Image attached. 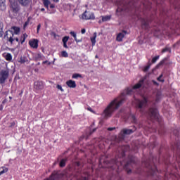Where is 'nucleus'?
I'll return each mask as SVG.
<instances>
[{
	"mask_svg": "<svg viewBox=\"0 0 180 180\" xmlns=\"http://www.w3.org/2000/svg\"><path fill=\"white\" fill-rule=\"evenodd\" d=\"M134 90H136V85H134L133 87H127L125 89L118 97L115 98L103 110L102 116L105 118L110 117L112 113H113L115 110H117L119 107L122 106V105L127 101V96L134 94Z\"/></svg>",
	"mask_w": 180,
	"mask_h": 180,
	"instance_id": "nucleus-1",
	"label": "nucleus"
},
{
	"mask_svg": "<svg viewBox=\"0 0 180 180\" xmlns=\"http://www.w3.org/2000/svg\"><path fill=\"white\" fill-rule=\"evenodd\" d=\"M158 162L157 158H153V160L150 159L146 160H143L142 165L144 166L147 170L148 176H158V170L155 166V163Z\"/></svg>",
	"mask_w": 180,
	"mask_h": 180,
	"instance_id": "nucleus-2",
	"label": "nucleus"
},
{
	"mask_svg": "<svg viewBox=\"0 0 180 180\" xmlns=\"http://www.w3.org/2000/svg\"><path fill=\"white\" fill-rule=\"evenodd\" d=\"M122 12H136V6L131 3L128 4H122V6H118V8L116 10V15L120 16Z\"/></svg>",
	"mask_w": 180,
	"mask_h": 180,
	"instance_id": "nucleus-3",
	"label": "nucleus"
},
{
	"mask_svg": "<svg viewBox=\"0 0 180 180\" xmlns=\"http://www.w3.org/2000/svg\"><path fill=\"white\" fill-rule=\"evenodd\" d=\"M148 117L151 121H156L160 125L162 124V120L156 108H150L148 111Z\"/></svg>",
	"mask_w": 180,
	"mask_h": 180,
	"instance_id": "nucleus-4",
	"label": "nucleus"
},
{
	"mask_svg": "<svg viewBox=\"0 0 180 180\" xmlns=\"http://www.w3.org/2000/svg\"><path fill=\"white\" fill-rule=\"evenodd\" d=\"M126 148V146H122L121 148V152L118 155V158L116 157L115 159H112L111 160V162L114 164L115 165H117V167H119V165H122L123 163H122V160L120 158H123L125 157L126 153L124 151V149Z\"/></svg>",
	"mask_w": 180,
	"mask_h": 180,
	"instance_id": "nucleus-5",
	"label": "nucleus"
},
{
	"mask_svg": "<svg viewBox=\"0 0 180 180\" xmlns=\"http://www.w3.org/2000/svg\"><path fill=\"white\" fill-rule=\"evenodd\" d=\"M14 34L12 30H8L4 32V39H6L8 43L13 44Z\"/></svg>",
	"mask_w": 180,
	"mask_h": 180,
	"instance_id": "nucleus-6",
	"label": "nucleus"
},
{
	"mask_svg": "<svg viewBox=\"0 0 180 180\" xmlns=\"http://www.w3.org/2000/svg\"><path fill=\"white\" fill-rule=\"evenodd\" d=\"M9 77V70H2L0 71V85L5 84L6 79Z\"/></svg>",
	"mask_w": 180,
	"mask_h": 180,
	"instance_id": "nucleus-7",
	"label": "nucleus"
},
{
	"mask_svg": "<svg viewBox=\"0 0 180 180\" xmlns=\"http://www.w3.org/2000/svg\"><path fill=\"white\" fill-rule=\"evenodd\" d=\"M172 150L176 151V161L180 163V142L177 141L174 145H172Z\"/></svg>",
	"mask_w": 180,
	"mask_h": 180,
	"instance_id": "nucleus-8",
	"label": "nucleus"
},
{
	"mask_svg": "<svg viewBox=\"0 0 180 180\" xmlns=\"http://www.w3.org/2000/svg\"><path fill=\"white\" fill-rule=\"evenodd\" d=\"M136 131V128H134V129H124L121 131L120 135H119V139L120 140H124V136L128 135V134H131Z\"/></svg>",
	"mask_w": 180,
	"mask_h": 180,
	"instance_id": "nucleus-9",
	"label": "nucleus"
},
{
	"mask_svg": "<svg viewBox=\"0 0 180 180\" xmlns=\"http://www.w3.org/2000/svg\"><path fill=\"white\" fill-rule=\"evenodd\" d=\"M82 18L85 20H95V14L93 12L86 11L82 13Z\"/></svg>",
	"mask_w": 180,
	"mask_h": 180,
	"instance_id": "nucleus-10",
	"label": "nucleus"
},
{
	"mask_svg": "<svg viewBox=\"0 0 180 180\" xmlns=\"http://www.w3.org/2000/svg\"><path fill=\"white\" fill-rule=\"evenodd\" d=\"M11 11L13 12V13H18L19 11H20V6H19V4H18V3H12L11 4Z\"/></svg>",
	"mask_w": 180,
	"mask_h": 180,
	"instance_id": "nucleus-11",
	"label": "nucleus"
},
{
	"mask_svg": "<svg viewBox=\"0 0 180 180\" xmlns=\"http://www.w3.org/2000/svg\"><path fill=\"white\" fill-rule=\"evenodd\" d=\"M34 89H37V91H40L44 88V83L41 81H37L35 82L34 84Z\"/></svg>",
	"mask_w": 180,
	"mask_h": 180,
	"instance_id": "nucleus-12",
	"label": "nucleus"
},
{
	"mask_svg": "<svg viewBox=\"0 0 180 180\" xmlns=\"http://www.w3.org/2000/svg\"><path fill=\"white\" fill-rule=\"evenodd\" d=\"M29 44L32 49H37L39 47V40L36 39L30 40Z\"/></svg>",
	"mask_w": 180,
	"mask_h": 180,
	"instance_id": "nucleus-13",
	"label": "nucleus"
},
{
	"mask_svg": "<svg viewBox=\"0 0 180 180\" xmlns=\"http://www.w3.org/2000/svg\"><path fill=\"white\" fill-rule=\"evenodd\" d=\"M18 4L21 5V6H25L27 7L29 5L32 4V0H18Z\"/></svg>",
	"mask_w": 180,
	"mask_h": 180,
	"instance_id": "nucleus-14",
	"label": "nucleus"
},
{
	"mask_svg": "<svg viewBox=\"0 0 180 180\" xmlns=\"http://www.w3.org/2000/svg\"><path fill=\"white\" fill-rule=\"evenodd\" d=\"M147 103H148V99L144 97L143 98V100H141V101H139V108L140 109H141V108H146L147 106Z\"/></svg>",
	"mask_w": 180,
	"mask_h": 180,
	"instance_id": "nucleus-15",
	"label": "nucleus"
},
{
	"mask_svg": "<svg viewBox=\"0 0 180 180\" xmlns=\"http://www.w3.org/2000/svg\"><path fill=\"white\" fill-rule=\"evenodd\" d=\"M66 85L69 86V88H77V83L74 80H68L66 82Z\"/></svg>",
	"mask_w": 180,
	"mask_h": 180,
	"instance_id": "nucleus-16",
	"label": "nucleus"
},
{
	"mask_svg": "<svg viewBox=\"0 0 180 180\" xmlns=\"http://www.w3.org/2000/svg\"><path fill=\"white\" fill-rule=\"evenodd\" d=\"M142 28L148 30L149 28V20H142Z\"/></svg>",
	"mask_w": 180,
	"mask_h": 180,
	"instance_id": "nucleus-17",
	"label": "nucleus"
},
{
	"mask_svg": "<svg viewBox=\"0 0 180 180\" xmlns=\"http://www.w3.org/2000/svg\"><path fill=\"white\" fill-rule=\"evenodd\" d=\"M6 0H0V9L4 11L6 10V4H5Z\"/></svg>",
	"mask_w": 180,
	"mask_h": 180,
	"instance_id": "nucleus-18",
	"label": "nucleus"
},
{
	"mask_svg": "<svg viewBox=\"0 0 180 180\" xmlns=\"http://www.w3.org/2000/svg\"><path fill=\"white\" fill-rule=\"evenodd\" d=\"M33 58L35 61H39L40 60H43V56L41 53H35L33 55Z\"/></svg>",
	"mask_w": 180,
	"mask_h": 180,
	"instance_id": "nucleus-19",
	"label": "nucleus"
},
{
	"mask_svg": "<svg viewBox=\"0 0 180 180\" xmlns=\"http://www.w3.org/2000/svg\"><path fill=\"white\" fill-rule=\"evenodd\" d=\"M11 30H13V32L15 34H19V33H20V28H19V27H11Z\"/></svg>",
	"mask_w": 180,
	"mask_h": 180,
	"instance_id": "nucleus-20",
	"label": "nucleus"
},
{
	"mask_svg": "<svg viewBox=\"0 0 180 180\" xmlns=\"http://www.w3.org/2000/svg\"><path fill=\"white\" fill-rule=\"evenodd\" d=\"M123 37H124V33L120 32L117 36V41H122L123 40Z\"/></svg>",
	"mask_w": 180,
	"mask_h": 180,
	"instance_id": "nucleus-21",
	"label": "nucleus"
},
{
	"mask_svg": "<svg viewBox=\"0 0 180 180\" xmlns=\"http://www.w3.org/2000/svg\"><path fill=\"white\" fill-rule=\"evenodd\" d=\"M96 36H97V33L94 32L93 34V37L91 38L92 46H95V43H96Z\"/></svg>",
	"mask_w": 180,
	"mask_h": 180,
	"instance_id": "nucleus-22",
	"label": "nucleus"
},
{
	"mask_svg": "<svg viewBox=\"0 0 180 180\" xmlns=\"http://www.w3.org/2000/svg\"><path fill=\"white\" fill-rule=\"evenodd\" d=\"M4 37V22L0 21V37Z\"/></svg>",
	"mask_w": 180,
	"mask_h": 180,
	"instance_id": "nucleus-23",
	"label": "nucleus"
},
{
	"mask_svg": "<svg viewBox=\"0 0 180 180\" xmlns=\"http://www.w3.org/2000/svg\"><path fill=\"white\" fill-rule=\"evenodd\" d=\"M65 162H67V159H62L59 163L60 168H64L65 167Z\"/></svg>",
	"mask_w": 180,
	"mask_h": 180,
	"instance_id": "nucleus-24",
	"label": "nucleus"
},
{
	"mask_svg": "<svg viewBox=\"0 0 180 180\" xmlns=\"http://www.w3.org/2000/svg\"><path fill=\"white\" fill-rule=\"evenodd\" d=\"M44 6H45V8H46L47 9H49V5H50V4H51L50 2V0H42Z\"/></svg>",
	"mask_w": 180,
	"mask_h": 180,
	"instance_id": "nucleus-25",
	"label": "nucleus"
},
{
	"mask_svg": "<svg viewBox=\"0 0 180 180\" xmlns=\"http://www.w3.org/2000/svg\"><path fill=\"white\" fill-rule=\"evenodd\" d=\"M56 178H57V173H52L49 178L45 180H54Z\"/></svg>",
	"mask_w": 180,
	"mask_h": 180,
	"instance_id": "nucleus-26",
	"label": "nucleus"
},
{
	"mask_svg": "<svg viewBox=\"0 0 180 180\" xmlns=\"http://www.w3.org/2000/svg\"><path fill=\"white\" fill-rule=\"evenodd\" d=\"M2 170L0 172V176L1 175H3V174H6V172L8 171V167H1Z\"/></svg>",
	"mask_w": 180,
	"mask_h": 180,
	"instance_id": "nucleus-27",
	"label": "nucleus"
},
{
	"mask_svg": "<svg viewBox=\"0 0 180 180\" xmlns=\"http://www.w3.org/2000/svg\"><path fill=\"white\" fill-rule=\"evenodd\" d=\"M27 61H29V60L27 59V58L26 57H21L20 60V63L21 64H25V63H27Z\"/></svg>",
	"mask_w": 180,
	"mask_h": 180,
	"instance_id": "nucleus-28",
	"label": "nucleus"
},
{
	"mask_svg": "<svg viewBox=\"0 0 180 180\" xmlns=\"http://www.w3.org/2000/svg\"><path fill=\"white\" fill-rule=\"evenodd\" d=\"M110 18H111L110 15L103 16L102 20H103V22H108V21L110 20Z\"/></svg>",
	"mask_w": 180,
	"mask_h": 180,
	"instance_id": "nucleus-29",
	"label": "nucleus"
},
{
	"mask_svg": "<svg viewBox=\"0 0 180 180\" xmlns=\"http://www.w3.org/2000/svg\"><path fill=\"white\" fill-rule=\"evenodd\" d=\"M82 76L81 75L78 74V73H75L72 76V78L73 79H77V78H82Z\"/></svg>",
	"mask_w": 180,
	"mask_h": 180,
	"instance_id": "nucleus-30",
	"label": "nucleus"
},
{
	"mask_svg": "<svg viewBox=\"0 0 180 180\" xmlns=\"http://www.w3.org/2000/svg\"><path fill=\"white\" fill-rule=\"evenodd\" d=\"M167 60V58H164L162 60H161L159 63H158V65H157V68H159V67H160L161 65H164V64H165V62Z\"/></svg>",
	"mask_w": 180,
	"mask_h": 180,
	"instance_id": "nucleus-31",
	"label": "nucleus"
},
{
	"mask_svg": "<svg viewBox=\"0 0 180 180\" xmlns=\"http://www.w3.org/2000/svg\"><path fill=\"white\" fill-rule=\"evenodd\" d=\"M6 60L7 61H11L12 60V55L11 53H7L6 55Z\"/></svg>",
	"mask_w": 180,
	"mask_h": 180,
	"instance_id": "nucleus-32",
	"label": "nucleus"
},
{
	"mask_svg": "<svg viewBox=\"0 0 180 180\" xmlns=\"http://www.w3.org/2000/svg\"><path fill=\"white\" fill-rule=\"evenodd\" d=\"M180 25V20H175L173 22V26H175L176 27L177 25L179 26Z\"/></svg>",
	"mask_w": 180,
	"mask_h": 180,
	"instance_id": "nucleus-33",
	"label": "nucleus"
},
{
	"mask_svg": "<svg viewBox=\"0 0 180 180\" xmlns=\"http://www.w3.org/2000/svg\"><path fill=\"white\" fill-rule=\"evenodd\" d=\"M61 57H65V58L68 57V53H67L65 51H63L61 52Z\"/></svg>",
	"mask_w": 180,
	"mask_h": 180,
	"instance_id": "nucleus-34",
	"label": "nucleus"
},
{
	"mask_svg": "<svg viewBox=\"0 0 180 180\" xmlns=\"http://www.w3.org/2000/svg\"><path fill=\"white\" fill-rule=\"evenodd\" d=\"M69 39H70V37L65 36L63 38L62 41L63 43H67V41H68Z\"/></svg>",
	"mask_w": 180,
	"mask_h": 180,
	"instance_id": "nucleus-35",
	"label": "nucleus"
},
{
	"mask_svg": "<svg viewBox=\"0 0 180 180\" xmlns=\"http://www.w3.org/2000/svg\"><path fill=\"white\" fill-rule=\"evenodd\" d=\"M70 34H71L72 37H74L75 40H77V33H75V32L71 31L70 32Z\"/></svg>",
	"mask_w": 180,
	"mask_h": 180,
	"instance_id": "nucleus-36",
	"label": "nucleus"
},
{
	"mask_svg": "<svg viewBox=\"0 0 180 180\" xmlns=\"http://www.w3.org/2000/svg\"><path fill=\"white\" fill-rule=\"evenodd\" d=\"M167 51L171 52L170 48H164L163 49H162V53H166Z\"/></svg>",
	"mask_w": 180,
	"mask_h": 180,
	"instance_id": "nucleus-37",
	"label": "nucleus"
},
{
	"mask_svg": "<svg viewBox=\"0 0 180 180\" xmlns=\"http://www.w3.org/2000/svg\"><path fill=\"white\" fill-rule=\"evenodd\" d=\"M174 135L179 139V131L178 129H175L174 131Z\"/></svg>",
	"mask_w": 180,
	"mask_h": 180,
	"instance_id": "nucleus-38",
	"label": "nucleus"
},
{
	"mask_svg": "<svg viewBox=\"0 0 180 180\" xmlns=\"http://www.w3.org/2000/svg\"><path fill=\"white\" fill-rule=\"evenodd\" d=\"M27 37V34L26 33L23 34L22 39L21 41V44H23V42L26 40Z\"/></svg>",
	"mask_w": 180,
	"mask_h": 180,
	"instance_id": "nucleus-39",
	"label": "nucleus"
},
{
	"mask_svg": "<svg viewBox=\"0 0 180 180\" xmlns=\"http://www.w3.org/2000/svg\"><path fill=\"white\" fill-rule=\"evenodd\" d=\"M159 58H160L159 56L154 57V58L152 59V63H155L156 61L159 59Z\"/></svg>",
	"mask_w": 180,
	"mask_h": 180,
	"instance_id": "nucleus-40",
	"label": "nucleus"
},
{
	"mask_svg": "<svg viewBox=\"0 0 180 180\" xmlns=\"http://www.w3.org/2000/svg\"><path fill=\"white\" fill-rule=\"evenodd\" d=\"M130 117L131 119V122H133L134 123H136V115H131Z\"/></svg>",
	"mask_w": 180,
	"mask_h": 180,
	"instance_id": "nucleus-41",
	"label": "nucleus"
},
{
	"mask_svg": "<svg viewBox=\"0 0 180 180\" xmlns=\"http://www.w3.org/2000/svg\"><path fill=\"white\" fill-rule=\"evenodd\" d=\"M56 88H57L58 89H59V91H61V92H64V89L63 88V86H61V85L58 84V85L56 86Z\"/></svg>",
	"mask_w": 180,
	"mask_h": 180,
	"instance_id": "nucleus-42",
	"label": "nucleus"
},
{
	"mask_svg": "<svg viewBox=\"0 0 180 180\" xmlns=\"http://www.w3.org/2000/svg\"><path fill=\"white\" fill-rule=\"evenodd\" d=\"M150 67V64H149L147 66L144 67V68L143 69V71L144 72H147L149 70Z\"/></svg>",
	"mask_w": 180,
	"mask_h": 180,
	"instance_id": "nucleus-43",
	"label": "nucleus"
},
{
	"mask_svg": "<svg viewBox=\"0 0 180 180\" xmlns=\"http://www.w3.org/2000/svg\"><path fill=\"white\" fill-rule=\"evenodd\" d=\"M96 130H97V128H94L93 130L90 131L89 136H91V134H94V133H95Z\"/></svg>",
	"mask_w": 180,
	"mask_h": 180,
	"instance_id": "nucleus-44",
	"label": "nucleus"
},
{
	"mask_svg": "<svg viewBox=\"0 0 180 180\" xmlns=\"http://www.w3.org/2000/svg\"><path fill=\"white\" fill-rule=\"evenodd\" d=\"M40 27H41V25L39 24L37 25V33H39V30H40Z\"/></svg>",
	"mask_w": 180,
	"mask_h": 180,
	"instance_id": "nucleus-45",
	"label": "nucleus"
},
{
	"mask_svg": "<svg viewBox=\"0 0 180 180\" xmlns=\"http://www.w3.org/2000/svg\"><path fill=\"white\" fill-rule=\"evenodd\" d=\"M162 77V75H161L158 78V80L159 82H164L165 80H164V79H161Z\"/></svg>",
	"mask_w": 180,
	"mask_h": 180,
	"instance_id": "nucleus-46",
	"label": "nucleus"
},
{
	"mask_svg": "<svg viewBox=\"0 0 180 180\" xmlns=\"http://www.w3.org/2000/svg\"><path fill=\"white\" fill-rule=\"evenodd\" d=\"M87 110L91 112V113H95V111H94V110H92V108L91 107L87 108Z\"/></svg>",
	"mask_w": 180,
	"mask_h": 180,
	"instance_id": "nucleus-47",
	"label": "nucleus"
},
{
	"mask_svg": "<svg viewBox=\"0 0 180 180\" xmlns=\"http://www.w3.org/2000/svg\"><path fill=\"white\" fill-rule=\"evenodd\" d=\"M115 127H108V131H113V130H115Z\"/></svg>",
	"mask_w": 180,
	"mask_h": 180,
	"instance_id": "nucleus-48",
	"label": "nucleus"
},
{
	"mask_svg": "<svg viewBox=\"0 0 180 180\" xmlns=\"http://www.w3.org/2000/svg\"><path fill=\"white\" fill-rule=\"evenodd\" d=\"M162 129H163V127H162V126H161V128L158 129V133H159L160 134H163Z\"/></svg>",
	"mask_w": 180,
	"mask_h": 180,
	"instance_id": "nucleus-49",
	"label": "nucleus"
},
{
	"mask_svg": "<svg viewBox=\"0 0 180 180\" xmlns=\"http://www.w3.org/2000/svg\"><path fill=\"white\" fill-rule=\"evenodd\" d=\"M140 87H141V84L138 83V84H136V89H140Z\"/></svg>",
	"mask_w": 180,
	"mask_h": 180,
	"instance_id": "nucleus-50",
	"label": "nucleus"
},
{
	"mask_svg": "<svg viewBox=\"0 0 180 180\" xmlns=\"http://www.w3.org/2000/svg\"><path fill=\"white\" fill-rule=\"evenodd\" d=\"M42 64H48V65H50L51 64V62H49L47 60H45L42 63Z\"/></svg>",
	"mask_w": 180,
	"mask_h": 180,
	"instance_id": "nucleus-51",
	"label": "nucleus"
},
{
	"mask_svg": "<svg viewBox=\"0 0 180 180\" xmlns=\"http://www.w3.org/2000/svg\"><path fill=\"white\" fill-rule=\"evenodd\" d=\"M75 41H76V43H81L82 41V38H81L80 39H77Z\"/></svg>",
	"mask_w": 180,
	"mask_h": 180,
	"instance_id": "nucleus-52",
	"label": "nucleus"
},
{
	"mask_svg": "<svg viewBox=\"0 0 180 180\" xmlns=\"http://www.w3.org/2000/svg\"><path fill=\"white\" fill-rule=\"evenodd\" d=\"M165 14V10H162V11H160V16H164V15Z\"/></svg>",
	"mask_w": 180,
	"mask_h": 180,
	"instance_id": "nucleus-53",
	"label": "nucleus"
},
{
	"mask_svg": "<svg viewBox=\"0 0 180 180\" xmlns=\"http://www.w3.org/2000/svg\"><path fill=\"white\" fill-rule=\"evenodd\" d=\"M51 36H53V37L56 39V37H57V36H58V35H57V34L56 32H52Z\"/></svg>",
	"mask_w": 180,
	"mask_h": 180,
	"instance_id": "nucleus-54",
	"label": "nucleus"
},
{
	"mask_svg": "<svg viewBox=\"0 0 180 180\" xmlns=\"http://www.w3.org/2000/svg\"><path fill=\"white\" fill-rule=\"evenodd\" d=\"M85 32H86V30L84 28L82 29L81 30L82 34H85Z\"/></svg>",
	"mask_w": 180,
	"mask_h": 180,
	"instance_id": "nucleus-55",
	"label": "nucleus"
},
{
	"mask_svg": "<svg viewBox=\"0 0 180 180\" xmlns=\"http://www.w3.org/2000/svg\"><path fill=\"white\" fill-rule=\"evenodd\" d=\"M8 102V100L6 98H5L3 101L1 105H5V103H6Z\"/></svg>",
	"mask_w": 180,
	"mask_h": 180,
	"instance_id": "nucleus-56",
	"label": "nucleus"
},
{
	"mask_svg": "<svg viewBox=\"0 0 180 180\" xmlns=\"http://www.w3.org/2000/svg\"><path fill=\"white\" fill-rule=\"evenodd\" d=\"M63 47H65V49H68V46L67 45V43L63 42Z\"/></svg>",
	"mask_w": 180,
	"mask_h": 180,
	"instance_id": "nucleus-57",
	"label": "nucleus"
},
{
	"mask_svg": "<svg viewBox=\"0 0 180 180\" xmlns=\"http://www.w3.org/2000/svg\"><path fill=\"white\" fill-rule=\"evenodd\" d=\"M15 41H17V43H19V38L13 37V41H15Z\"/></svg>",
	"mask_w": 180,
	"mask_h": 180,
	"instance_id": "nucleus-58",
	"label": "nucleus"
},
{
	"mask_svg": "<svg viewBox=\"0 0 180 180\" xmlns=\"http://www.w3.org/2000/svg\"><path fill=\"white\" fill-rule=\"evenodd\" d=\"M50 8H51V9H53V8H56V5H54V4H51V5H50Z\"/></svg>",
	"mask_w": 180,
	"mask_h": 180,
	"instance_id": "nucleus-59",
	"label": "nucleus"
},
{
	"mask_svg": "<svg viewBox=\"0 0 180 180\" xmlns=\"http://www.w3.org/2000/svg\"><path fill=\"white\" fill-rule=\"evenodd\" d=\"M150 8H151V4H150V3H148V6L147 7V9L150 10Z\"/></svg>",
	"mask_w": 180,
	"mask_h": 180,
	"instance_id": "nucleus-60",
	"label": "nucleus"
},
{
	"mask_svg": "<svg viewBox=\"0 0 180 180\" xmlns=\"http://www.w3.org/2000/svg\"><path fill=\"white\" fill-rule=\"evenodd\" d=\"M4 110V104H1L0 105V110Z\"/></svg>",
	"mask_w": 180,
	"mask_h": 180,
	"instance_id": "nucleus-61",
	"label": "nucleus"
},
{
	"mask_svg": "<svg viewBox=\"0 0 180 180\" xmlns=\"http://www.w3.org/2000/svg\"><path fill=\"white\" fill-rule=\"evenodd\" d=\"M27 25H29V22H25L24 24V27H26V26H27Z\"/></svg>",
	"mask_w": 180,
	"mask_h": 180,
	"instance_id": "nucleus-62",
	"label": "nucleus"
},
{
	"mask_svg": "<svg viewBox=\"0 0 180 180\" xmlns=\"http://www.w3.org/2000/svg\"><path fill=\"white\" fill-rule=\"evenodd\" d=\"M129 165V163H127L125 165H124V169H127V166Z\"/></svg>",
	"mask_w": 180,
	"mask_h": 180,
	"instance_id": "nucleus-63",
	"label": "nucleus"
},
{
	"mask_svg": "<svg viewBox=\"0 0 180 180\" xmlns=\"http://www.w3.org/2000/svg\"><path fill=\"white\" fill-rule=\"evenodd\" d=\"M80 180H88V178H86V177H82Z\"/></svg>",
	"mask_w": 180,
	"mask_h": 180,
	"instance_id": "nucleus-64",
	"label": "nucleus"
}]
</instances>
